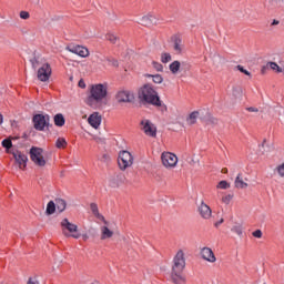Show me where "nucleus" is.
Instances as JSON below:
<instances>
[{
  "label": "nucleus",
  "instance_id": "4",
  "mask_svg": "<svg viewBox=\"0 0 284 284\" xmlns=\"http://www.w3.org/2000/svg\"><path fill=\"white\" fill-rule=\"evenodd\" d=\"M139 99L144 103H149V105H154V108H161L163 105L159 92L151 84H144L139 90Z\"/></svg>",
  "mask_w": 284,
  "mask_h": 284
},
{
  "label": "nucleus",
  "instance_id": "20",
  "mask_svg": "<svg viewBox=\"0 0 284 284\" xmlns=\"http://www.w3.org/2000/svg\"><path fill=\"white\" fill-rule=\"evenodd\" d=\"M234 185L237 190H245L247 187V183L243 181V173L237 174Z\"/></svg>",
  "mask_w": 284,
  "mask_h": 284
},
{
  "label": "nucleus",
  "instance_id": "31",
  "mask_svg": "<svg viewBox=\"0 0 284 284\" xmlns=\"http://www.w3.org/2000/svg\"><path fill=\"white\" fill-rule=\"evenodd\" d=\"M55 148L59 150L68 148V142L63 138H59L55 142Z\"/></svg>",
  "mask_w": 284,
  "mask_h": 284
},
{
  "label": "nucleus",
  "instance_id": "18",
  "mask_svg": "<svg viewBox=\"0 0 284 284\" xmlns=\"http://www.w3.org/2000/svg\"><path fill=\"white\" fill-rule=\"evenodd\" d=\"M90 210H91L93 216H95V219H98V221H102V223L104 225H108V220H105V216H103L101 213H99V205H97V203H91Z\"/></svg>",
  "mask_w": 284,
  "mask_h": 284
},
{
  "label": "nucleus",
  "instance_id": "11",
  "mask_svg": "<svg viewBox=\"0 0 284 284\" xmlns=\"http://www.w3.org/2000/svg\"><path fill=\"white\" fill-rule=\"evenodd\" d=\"M50 122V118L43 114H37L33 116V126L36 130L40 132L48 128V123Z\"/></svg>",
  "mask_w": 284,
  "mask_h": 284
},
{
  "label": "nucleus",
  "instance_id": "8",
  "mask_svg": "<svg viewBox=\"0 0 284 284\" xmlns=\"http://www.w3.org/2000/svg\"><path fill=\"white\" fill-rule=\"evenodd\" d=\"M161 162L166 170H174L179 164V158L172 152H163L161 154Z\"/></svg>",
  "mask_w": 284,
  "mask_h": 284
},
{
  "label": "nucleus",
  "instance_id": "42",
  "mask_svg": "<svg viewBox=\"0 0 284 284\" xmlns=\"http://www.w3.org/2000/svg\"><path fill=\"white\" fill-rule=\"evenodd\" d=\"M253 236L255 239H262L263 237V232L261 230H256L253 232Z\"/></svg>",
  "mask_w": 284,
  "mask_h": 284
},
{
  "label": "nucleus",
  "instance_id": "7",
  "mask_svg": "<svg viewBox=\"0 0 284 284\" xmlns=\"http://www.w3.org/2000/svg\"><path fill=\"white\" fill-rule=\"evenodd\" d=\"M30 159L38 168H45V158L43 156V149L32 146L30 149Z\"/></svg>",
  "mask_w": 284,
  "mask_h": 284
},
{
  "label": "nucleus",
  "instance_id": "32",
  "mask_svg": "<svg viewBox=\"0 0 284 284\" xmlns=\"http://www.w3.org/2000/svg\"><path fill=\"white\" fill-rule=\"evenodd\" d=\"M217 190H230V183L225 180H222L217 183Z\"/></svg>",
  "mask_w": 284,
  "mask_h": 284
},
{
  "label": "nucleus",
  "instance_id": "39",
  "mask_svg": "<svg viewBox=\"0 0 284 284\" xmlns=\"http://www.w3.org/2000/svg\"><path fill=\"white\" fill-rule=\"evenodd\" d=\"M20 19H23L24 21H28V19H30V12L20 11Z\"/></svg>",
  "mask_w": 284,
  "mask_h": 284
},
{
  "label": "nucleus",
  "instance_id": "35",
  "mask_svg": "<svg viewBox=\"0 0 284 284\" xmlns=\"http://www.w3.org/2000/svg\"><path fill=\"white\" fill-rule=\"evenodd\" d=\"M2 148H6L7 152H10V148H12V140L10 139L3 140Z\"/></svg>",
  "mask_w": 284,
  "mask_h": 284
},
{
  "label": "nucleus",
  "instance_id": "13",
  "mask_svg": "<svg viewBox=\"0 0 284 284\" xmlns=\"http://www.w3.org/2000/svg\"><path fill=\"white\" fill-rule=\"evenodd\" d=\"M200 256L206 263H216V255L211 247L204 246L200 250Z\"/></svg>",
  "mask_w": 284,
  "mask_h": 284
},
{
  "label": "nucleus",
  "instance_id": "48",
  "mask_svg": "<svg viewBox=\"0 0 284 284\" xmlns=\"http://www.w3.org/2000/svg\"><path fill=\"white\" fill-rule=\"evenodd\" d=\"M3 123V115L0 113V125Z\"/></svg>",
  "mask_w": 284,
  "mask_h": 284
},
{
  "label": "nucleus",
  "instance_id": "49",
  "mask_svg": "<svg viewBox=\"0 0 284 284\" xmlns=\"http://www.w3.org/2000/svg\"><path fill=\"white\" fill-rule=\"evenodd\" d=\"M82 239H83L84 241H88V239H89L88 234L82 235Z\"/></svg>",
  "mask_w": 284,
  "mask_h": 284
},
{
  "label": "nucleus",
  "instance_id": "3",
  "mask_svg": "<svg viewBox=\"0 0 284 284\" xmlns=\"http://www.w3.org/2000/svg\"><path fill=\"white\" fill-rule=\"evenodd\" d=\"M31 65L33 70H37L38 81L45 83V81H50L52 77V67L45 61V59L41 57H34L31 59Z\"/></svg>",
  "mask_w": 284,
  "mask_h": 284
},
{
  "label": "nucleus",
  "instance_id": "26",
  "mask_svg": "<svg viewBox=\"0 0 284 284\" xmlns=\"http://www.w3.org/2000/svg\"><path fill=\"white\" fill-rule=\"evenodd\" d=\"M54 212H57V204L54 201H50L47 204V211L45 213L48 214V216H52V214H54Z\"/></svg>",
  "mask_w": 284,
  "mask_h": 284
},
{
  "label": "nucleus",
  "instance_id": "45",
  "mask_svg": "<svg viewBox=\"0 0 284 284\" xmlns=\"http://www.w3.org/2000/svg\"><path fill=\"white\" fill-rule=\"evenodd\" d=\"M248 112H258V109L251 106L247 109Z\"/></svg>",
  "mask_w": 284,
  "mask_h": 284
},
{
  "label": "nucleus",
  "instance_id": "5",
  "mask_svg": "<svg viewBox=\"0 0 284 284\" xmlns=\"http://www.w3.org/2000/svg\"><path fill=\"white\" fill-rule=\"evenodd\" d=\"M62 234L67 239H81V233H79V226L68 219H63L60 223Z\"/></svg>",
  "mask_w": 284,
  "mask_h": 284
},
{
  "label": "nucleus",
  "instance_id": "1",
  "mask_svg": "<svg viewBox=\"0 0 284 284\" xmlns=\"http://www.w3.org/2000/svg\"><path fill=\"white\" fill-rule=\"evenodd\" d=\"M185 251L180 248L173 256L172 266H171V282L174 284H185V276L183 272L185 270Z\"/></svg>",
  "mask_w": 284,
  "mask_h": 284
},
{
  "label": "nucleus",
  "instance_id": "43",
  "mask_svg": "<svg viewBox=\"0 0 284 284\" xmlns=\"http://www.w3.org/2000/svg\"><path fill=\"white\" fill-rule=\"evenodd\" d=\"M78 85H79V88H81L82 90H84V88H85V81L80 80V81L78 82Z\"/></svg>",
  "mask_w": 284,
  "mask_h": 284
},
{
  "label": "nucleus",
  "instance_id": "2",
  "mask_svg": "<svg viewBox=\"0 0 284 284\" xmlns=\"http://www.w3.org/2000/svg\"><path fill=\"white\" fill-rule=\"evenodd\" d=\"M108 97V85L92 84L89 89V95L85 100L87 105L93 110H99L103 105V101Z\"/></svg>",
  "mask_w": 284,
  "mask_h": 284
},
{
  "label": "nucleus",
  "instance_id": "29",
  "mask_svg": "<svg viewBox=\"0 0 284 284\" xmlns=\"http://www.w3.org/2000/svg\"><path fill=\"white\" fill-rule=\"evenodd\" d=\"M105 40L110 41L114 45L119 41V37H116V34H114L112 32H109L105 34Z\"/></svg>",
  "mask_w": 284,
  "mask_h": 284
},
{
  "label": "nucleus",
  "instance_id": "19",
  "mask_svg": "<svg viewBox=\"0 0 284 284\" xmlns=\"http://www.w3.org/2000/svg\"><path fill=\"white\" fill-rule=\"evenodd\" d=\"M265 70H273V72H277L278 74L283 72V68H281L276 62H268L263 69L262 74H265Z\"/></svg>",
  "mask_w": 284,
  "mask_h": 284
},
{
  "label": "nucleus",
  "instance_id": "23",
  "mask_svg": "<svg viewBox=\"0 0 284 284\" xmlns=\"http://www.w3.org/2000/svg\"><path fill=\"white\" fill-rule=\"evenodd\" d=\"M54 203H55V210H58V212H65V207H68V203L65 202V200L55 199Z\"/></svg>",
  "mask_w": 284,
  "mask_h": 284
},
{
  "label": "nucleus",
  "instance_id": "38",
  "mask_svg": "<svg viewBox=\"0 0 284 284\" xmlns=\"http://www.w3.org/2000/svg\"><path fill=\"white\" fill-rule=\"evenodd\" d=\"M153 79V83H163V77L161 74L151 75Z\"/></svg>",
  "mask_w": 284,
  "mask_h": 284
},
{
  "label": "nucleus",
  "instance_id": "46",
  "mask_svg": "<svg viewBox=\"0 0 284 284\" xmlns=\"http://www.w3.org/2000/svg\"><path fill=\"white\" fill-rule=\"evenodd\" d=\"M267 143V139H264L263 141H262V148H265V144Z\"/></svg>",
  "mask_w": 284,
  "mask_h": 284
},
{
  "label": "nucleus",
  "instance_id": "16",
  "mask_svg": "<svg viewBox=\"0 0 284 284\" xmlns=\"http://www.w3.org/2000/svg\"><path fill=\"white\" fill-rule=\"evenodd\" d=\"M114 236V231L110 229V222L100 227V239L101 241H110Z\"/></svg>",
  "mask_w": 284,
  "mask_h": 284
},
{
  "label": "nucleus",
  "instance_id": "17",
  "mask_svg": "<svg viewBox=\"0 0 284 284\" xmlns=\"http://www.w3.org/2000/svg\"><path fill=\"white\" fill-rule=\"evenodd\" d=\"M88 123L94 128V130H99V126L101 125V114H99V112H94L89 116Z\"/></svg>",
  "mask_w": 284,
  "mask_h": 284
},
{
  "label": "nucleus",
  "instance_id": "33",
  "mask_svg": "<svg viewBox=\"0 0 284 284\" xmlns=\"http://www.w3.org/2000/svg\"><path fill=\"white\" fill-rule=\"evenodd\" d=\"M232 232L237 234V236H242V234H243V226L241 224L234 225L232 227Z\"/></svg>",
  "mask_w": 284,
  "mask_h": 284
},
{
  "label": "nucleus",
  "instance_id": "37",
  "mask_svg": "<svg viewBox=\"0 0 284 284\" xmlns=\"http://www.w3.org/2000/svg\"><path fill=\"white\" fill-rule=\"evenodd\" d=\"M152 65L154 70H156V72H163V64H161L160 62L153 61Z\"/></svg>",
  "mask_w": 284,
  "mask_h": 284
},
{
  "label": "nucleus",
  "instance_id": "15",
  "mask_svg": "<svg viewBox=\"0 0 284 284\" xmlns=\"http://www.w3.org/2000/svg\"><path fill=\"white\" fill-rule=\"evenodd\" d=\"M12 154L16 163L19 165V169L26 170V166L28 165V155L21 153L20 151H14Z\"/></svg>",
  "mask_w": 284,
  "mask_h": 284
},
{
  "label": "nucleus",
  "instance_id": "27",
  "mask_svg": "<svg viewBox=\"0 0 284 284\" xmlns=\"http://www.w3.org/2000/svg\"><path fill=\"white\" fill-rule=\"evenodd\" d=\"M169 69L171 70L172 74H179V70H181V62H179V60L173 61Z\"/></svg>",
  "mask_w": 284,
  "mask_h": 284
},
{
  "label": "nucleus",
  "instance_id": "14",
  "mask_svg": "<svg viewBox=\"0 0 284 284\" xmlns=\"http://www.w3.org/2000/svg\"><path fill=\"white\" fill-rule=\"evenodd\" d=\"M197 212L201 219H204V221H210V219H212V207H210V205L203 201L200 203Z\"/></svg>",
  "mask_w": 284,
  "mask_h": 284
},
{
  "label": "nucleus",
  "instance_id": "10",
  "mask_svg": "<svg viewBox=\"0 0 284 284\" xmlns=\"http://www.w3.org/2000/svg\"><path fill=\"white\" fill-rule=\"evenodd\" d=\"M115 100L118 103H132L134 101V93L128 89H120L115 93Z\"/></svg>",
  "mask_w": 284,
  "mask_h": 284
},
{
  "label": "nucleus",
  "instance_id": "47",
  "mask_svg": "<svg viewBox=\"0 0 284 284\" xmlns=\"http://www.w3.org/2000/svg\"><path fill=\"white\" fill-rule=\"evenodd\" d=\"M278 20H273L272 26H278Z\"/></svg>",
  "mask_w": 284,
  "mask_h": 284
},
{
  "label": "nucleus",
  "instance_id": "30",
  "mask_svg": "<svg viewBox=\"0 0 284 284\" xmlns=\"http://www.w3.org/2000/svg\"><path fill=\"white\" fill-rule=\"evenodd\" d=\"M232 94H233V97H235V99H239V98L243 97V88L233 87L232 88Z\"/></svg>",
  "mask_w": 284,
  "mask_h": 284
},
{
  "label": "nucleus",
  "instance_id": "28",
  "mask_svg": "<svg viewBox=\"0 0 284 284\" xmlns=\"http://www.w3.org/2000/svg\"><path fill=\"white\" fill-rule=\"evenodd\" d=\"M274 172L277 174V176H280V179H284V162L277 164Z\"/></svg>",
  "mask_w": 284,
  "mask_h": 284
},
{
  "label": "nucleus",
  "instance_id": "24",
  "mask_svg": "<svg viewBox=\"0 0 284 284\" xmlns=\"http://www.w3.org/2000/svg\"><path fill=\"white\" fill-rule=\"evenodd\" d=\"M200 113L199 111H193L189 114V116L186 118V123L187 125H194L196 123V120L199 119Z\"/></svg>",
  "mask_w": 284,
  "mask_h": 284
},
{
  "label": "nucleus",
  "instance_id": "25",
  "mask_svg": "<svg viewBox=\"0 0 284 284\" xmlns=\"http://www.w3.org/2000/svg\"><path fill=\"white\" fill-rule=\"evenodd\" d=\"M53 121L54 125L58 128H63L65 125V118L61 113L55 114Z\"/></svg>",
  "mask_w": 284,
  "mask_h": 284
},
{
  "label": "nucleus",
  "instance_id": "44",
  "mask_svg": "<svg viewBox=\"0 0 284 284\" xmlns=\"http://www.w3.org/2000/svg\"><path fill=\"white\" fill-rule=\"evenodd\" d=\"M224 221L225 220L223 217H221L220 221L214 223L215 227H219L220 225H222V223H224Z\"/></svg>",
  "mask_w": 284,
  "mask_h": 284
},
{
  "label": "nucleus",
  "instance_id": "36",
  "mask_svg": "<svg viewBox=\"0 0 284 284\" xmlns=\"http://www.w3.org/2000/svg\"><path fill=\"white\" fill-rule=\"evenodd\" d=\"M233 197H234V195H232V194L224 195V196H222V203H224V205H230Z\"/></svg>",
  "mask_w": 284,
  "mask_h": 284
},
{
  "label": "nucleus",
  "instance_id": "21",
  "mask_svg": "<svg viewBox=\"0 0 284 284\" xmlns=\"http://www.w3.org/2000/svg\"><path fill=\"white\" fill-rule=\"evenodd\" d=\"M154 21H156V18L153 14L149 13L141 18L140 23L142 26H152L154 23Z\"/></svg>",
  "mask_w": 284,
  "mask_h": 284
},
{
  "label": "nucleus",
  "instance_id": "41",
  "mask_svg": "<svg viewBox=\"0 0 284 284\" xmlns=\"http://www.w3.org/2000/svg\"><path fill=\"white\" fill-rule=\"evenodd\" d=\"M237 70L242 72V74H245L246 77H251L250 71L245 70L242 65H237Z\"/></svg>",
  "mask_w": 284,
  "mask_h": 284
},
{
  "label": "nucleus",
  "instance_id": "40",
  "mask_svg": "<svg viewBox=\"0 0 284 284\" xmlns=\"http://www.w3.org/2000/svg\"><path fill=\"white\" fill-rule=\"evenodd\" d=\"M27 284H40L39 283V277H37V276L29 277Z\"/></svg>",
  "mask_w": 284,
  "mask_h": 284
},
{
  "label": "nucleus",
  "instance_id": "12",
  "mask_svg": "<svg viewBox=\"0 0 284 284\" xmlns=\"http://www.w3.org/2000/svg\"><path fill=\"white\" fill-rule=\"evenodd\" d=\"M68 52H71L72 54H77L78 57H81L82 59H88L90 57V50L87 47L83 45H70L67 48Z\"/></svg>",
  "mask_w": 284,
  "mask_h": 284
},
{
  "label": "nucleus",
  "instance_id": "6",
  "mask_svg": "<svg viewBox=\"0 0 284 284\" xmlns=\"http://www.w3.org/2000/svg\"><path fill=\"white\" fill-rule=\"evenodd\" d=\"M118 165L122 172L134 165V156L130 151H121L118 158Z\"/></svg>",
  "mask_w": 284,
  "mask_h": 284
},
{
  "label": "nucleus",
  "instance_id": "22",
  "mask_svg": "<svg viewBox=\"0 0 284 284\" xmlns=\"http://www.w3.org/2000/svg\"><path fill=\"white\" fill-rule=\"evenodd\" d=\"M173 50L176 52V54H182L183 50H185V44H183L181 39L174 40Z\"/></svg>",
  "mask_w": 284,
  "mask_h": 284
},
{
  "label": "nucleus",
  "instance_id": "9",
  "mask_svg": "<svg viewBox=\"0 0 284 284\" xmlns=\"http://www.w3.org/2000/svg\"><path fill=\"white\" fill-rule=\"evenodd\" d=\"M140 130L143 131L145 136H150L151 139H156V125H154L152 121L148 119L141 120Z\"/></svg>",
  "mask_w": 284,
  "mask_h": 284
},
{
  "label": "nucleus",
  "instance_id": "34",
  "mask_svg": "<svg viewBox=\"0 0 284 284\" xmlns=\"http://www.w3.org/2000/svg\"><path fill=\"white\" fill-rule=\"evenodd\" d=\"M161 61L162 63H170V61H172V55L170 53H162Z\"/></svg>",
  "mask_w": 284,
  "mask_h": 284
},
{
  "label": "nucleus",
  "instance_id": "50",
  "mask_svg": "<svg viewBox=\"0 0 284 284\" xmlns=\"http://www.w3.org/2000/svg\"><path fill=\"white\" fill-rule=\"evenodd\" d=\"M224 174H227V169H223Z\"/></svg>",
  "mask_w": 284,
  "mask_h": 284
}]
</instances>
